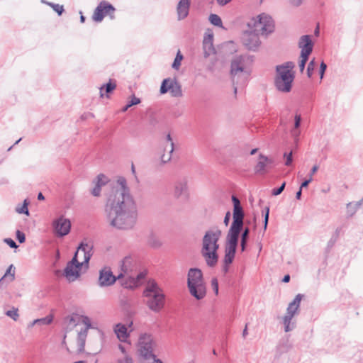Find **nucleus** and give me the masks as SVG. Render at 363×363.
<instances>
[{"label":"nucleus","mask_w":363,"mask_h":363,"mask_svg":"<svg viewBox=\"0 0 363 363\" xmlns=\"http://www.w3.org/2000/svg\"><path fill=\"white\" fill-rule=\"evenodd\" d=\"M106 213L110 225L120 230L131 229L136 223L137 206L123 177L118 178L108 196Z\"/></svg>","instance_id":"obj_1"},{"label":"nucleus","mask_w":363,"mask_h":363,"mask_svg":"<svg viewBox=\"0 0 363 363\" xmlns=\"http://www.w3.org/2000/svg\"><path fill=\"white\" fill-rule=\"evenodd\" d=\"M93 245L91 243H81L78 247L74 256L68 262L64 270V276L69 282L76 281L79 277V270L82 266L88 265L92 256Z\"/></svg>","instance_id":"obj_2"},{"label":"nucleus","mask_w":363,"mask_h":363,"mask_svg":"<svg viewBox=\"0 0 363 363\" xmlns=\"http://www.w3.org/2000/svg\"><path fill=\"white\" fill-rule=\"evenodd\" d=\"M222 236V231L218 227H213L206 231L202 238L201 255L208 267H214L218 260V241Z\"/></svg>","instance_id":"obj_3"},{"label":"nucleus","mask_w":363,"mask_h":363,"mask_svg":"<svg viewBox=\"0 0 363 363\" xmlns=\"http://www.w3.org/2000/svg\"><path fill=\"white\" fill-rule=\"evenodd\" d=\"M147 307L154 313H160L165 305V294L163 289L154 279L147 281L143 292Z\"/></svg>","instance_id":"obj_4"},{"label":"nucleus","mask_w":363,"mask_h":363,"mask_svg":"<svg viewBox=\"0 0 363 363\" xmlns=\"http://www.w3.org/2000/svg\"><path fill=\"white\" fill-rule=\"evenodd\" d=\"M252 59L247 55H240L235 57L230 66V74L234 85V93L236 94L238 87L235 84H244L250 74L249 65Z\"/></svg>","instance_id":"obj_5"},{"label":"nucleus","mask_w":363,"mask_h":363,"mask_svg":"<svg viewBox=\"0 0 363 363\" xmlns=\"http://www.w3.org/2000/svg\"><path fill=\"white\" fill-rule=\"evenodd\" d=\"M294 67V62L290 61L276 67L274 84L279 91L288 93L291 91L294 79V74L292 71Z\"/></svg>","instance_id":"obj_6"},{"label":"nucleus","mask_w":363,"mask_h":363,"mask_svg":"<svg viewBox=\"0 0 363 363\" xmlns=\"http://www.w3.org/2000/svg\"><path fill=\"white\" fill-rule=\"evenodd\" d=\"M187 285L191 295L197 300L205 297L206 289L201 270L197 268H191L189 270Z\"/></svg>","instance_id":"obj_7"},{"label":"nucleus","mask_w":363,"mask_h":363,"mask_svg":"<svg viewBox=\"0 0 363 363\" xmlns=\"http://www.w3.org/2000/svg\"><path fill=\"white\" fill-rule=\"evenodd\" d=\"M134 265L133 259L130 257H125L122 261L121 271L122 272L118 276V279L121 277H127L129 279V283L125 284L127 288H135L140 284V281L144 279L145 273L140 272L136 275L132 274Z\"/></svg>","instance_id":"obj_8"},{"label":"nucleus","mask_w":363,"mask_h":363,"mask_svg":"<svg viewBox=\"0 0 363 363\" xmlns=\"http://www.w3.org/2000/svg\"><path fill=\"white\" fill-rule=\"evenodd\" d=\"M248 26L258 34L268 35L274 30V23L272 17L266 13H261L252 20Z\"/></svg>","instance_id":"obj_9"},{"label":"nucleus","mask_w":363,"mask_h":363,"mask_svg":"<svg viewBox=\"0 0 363 363\" xmlns=\"http://www.w3.org/2000/svg\"><path fill=\"white\" fill-rule=\"evenodd\" d=\"M302 295L300 294H297L287 307L286 313L283 317L284 331L286 333L291 331L296 327V323L292 322V319L298 311Z\"/></svg>","instance_id":"obj_10"},{"label":"nucleus","mask_w":363,"mask_h":363,"mask_svg":"<svg viewBox=\"0 0 363 363\" xmlns=\"http://www.w3.org/2000/svg\"><path fill=\"white\" fill-rule=\"evenodd\" d=\"M155 342L152 335L148 334H143L140 336L138 340V352L143 358V362L150 361L155 359L156 357L153 354V347Z\"/></svg>","instance_id":"obj_11"},{"label":"nucleus","mask_w":363,"mask_h":363,"mask_svg":"<svg viewBox=\"0 0 363 363\" xmlns=\"http://www.w3.org/2000/svg\"><path fill=\"white\" fill-rule=\"evenodd\" d=\"M239 236L227 234L225 246V256L223 263L230 264L235 256L236 250L238 244Z\"/></svg>","instance_id":"obj_12"},{"label":"nucleus","mask_w":363,"mask_h":363,"mask_svg":"<svg viewBox=\"0 0 363 363\" xmlns=\"http://www.w3.org/2000/svg\"><path fill=\"white\" fill-rule=\"evenodd\" d=\"M244 216L242 206L233 208V222L227 234L240 236L244 225Z\"/></svg>","instance_id":"obj_13"},{"label":"nucleus","mask_w":363,"mask_h":363,"mask_svg":"<svg viewBox=\"0 0 363 363\" xmlns=\"http://www.w3.org/2000/svg\"><path fill=\"white\" fill-rule=\"evenodd\" d=\"M115 8L105 1H101L95 9L92 19L96 22H101L106 15H108L111 19L115 18Z\"/></svg>","instance_id":"obj_14"},{"label":"nucleus","mask_w":363,"mask_h":363,"mask_svg":"<svg viewBox=\"0 0 363 363\" xmlns=\"http://www.w3.org/2000/svg\"><path fill=\"white\" fill-rule=\"evenodd\" d=\"M169 91L174 97H180L182 96V86L176 79H164L160 86V93L165 94Z\"/></svg>","instance_id":"obj_15"},{"label":"nucleus","mask_w":363,"mask_h":363,"mask_svg":"<svg viewBox=\"0 0 363 363\" xmlns=\"http://www.w3.org/2000/svg\"><path fill=\"white\" fill-rule=\"evenodd\" d=\"M241 39L244 46L249 50H257L261 44L259 34L253 30L244 32Z\"/></svg>","instance_id":"obj_16"},{"label":"nucleus","mask_w":363,"mask_h":363,"mask_svg":"<svg viewBox=\"0 0 363 363\" xmlns=\"http://www.w3.org/2000/svg\"><path fill=\"white\" fill-rule=\"evenodd\" d=\"M82 322L85 325V328L79 331L77 335V351L79 353L84 351V346L88 334V330L89 328H92L91 320L89 317L82 316Z\"/></svg>","instance_id":"obj_17"},{"label":"nucleus","mask_w":363,"mask_h":363,"mask_svg":"<svg viewBox=\"0 0 363 363\" xmlns=\"http://www.w3.org/2000/svg\"><path fill=\"white\" fill-rule=\"evenodd\" d=\"M274 166L272 158L262 154L259 155L258 162L255 166L254 170L256 174H264Z\"/></svg>","instance_id":"obj_18"},{"label":"nucleus","mask_w":363,"mask_h":363,"mask_svg":"<svg viewBox=\"0 0 363 363\" xmlns=\"http://www.w3.org/2000/svg\"><path fill=\"white\" fill-rule=\"evenodd\" d=\"M53 228L55 233L60 237L67 235L71 228V223L69 220L60 217L53 221Z\"/></svg>","instance_id":"obj_19"},{"label":"nucleus","mask_w":363,"mask_h":363,"mask_svg":"<svg viewBox=\"0 0 363 363\" xmlns=\"http://www.w3.org/2000/svg\"><path fill=\"white\" fill-rule=\"evenodd\" d=\"M165 140L167 144L164 147V152L160 157L161 162L163 164L167 163L172 160V153L174 150V143L170 133L166 135Z\"/></svg>","instance_id":"obj_20"},{"label":"nucleus","mask_w":363,"mask_h":363,"mask_svg":"<svg viewBox=\"0 0 363 363\" xmlns=\"http://www.w3.org/2000/svg\"><path fill=\"white\" fill-rule=\"evenodd\" d=\"M116 279L111 270L103 269L99 272V285L101 287L113 285L116 282Z\"/></svg>","instance_id":"obj_21"},{"label":"nucleus","mask_w":363,"mask_h":363,"mask_svg":"<svg viewBox=\"0 0 363 363\" xmlns=\"http://www.w3.org/2000/svg\"><path fill=\"white\" fill-rule=\"evenodd\" d=\"M298 48L301 49V55L309 57L313 48L311 36L308 35H302L298 41Z\"/></svg>","instance_id":"obj_22"},{"label":"nucleus","mask_w":363,"mask_h":363,"mask_svg":"<svg viewBox=\"0 0 363 363\" xmlns=\"http://www.w3.org/2000/svg\"><path fill=\"white\" fill-rule=\"evenodd\" d=\"M191 6V0H179L177 5V20L182 21L185 19L189 13Z\"/></svg>","instance_id":"obj_23"},{"label":"nucleus","mask_w":363,"mask_h":363,"mask_svg":"<svg viewBox=\"0 0 363 363\" xmlns=\"http://www.w3.org/2000/svg\"><path fill=\"white\" fill-rule=\"evenodd\" d=\"M113 330L120 342L130 345L129 341L130 334L128 333L127 327L125 325L118 323L115 325Z\"/></svg>","instance_id":"obj_24"},{"label":"nucleus","mask_w":363,"mask_h":363,"mask_svg":"<svg viewBox=\"0 0 363 363\" xmlns=\"http://www.w3.org/2000/svg\"><path fill=\"white\" fill-rule=\"evenodd\" d=\"M174 194L177 198H180L182 196H187L188 185L187 180L186 179H180L176 182Z\"/></svg>","instance_id":"obj_25"},{"label":"nucleus","mask_w":363,"mask_h":363,"mask_svg":"<svg viewBox=\"0 0 363 363\" xmlns=\"http://www.w3.org/2000/svg\"><path fill=\"white\" fill-rule=\"evenodd\" d=\"M213 40V35L212 33L207 34L204 37V39L203 41V47L204 56L206 57H208L214 51Z\"/></svg>","instance_id":"obj_26"},{"label":"nucleus","mask_w":363,"mask_h":363,"mask_svg":"<svg viewBox=\"0 0 363 363\" xmlns=\"http://www.w3.org/2000/svg\"><path fill=\"white\" fill-rule=\"evenodd\" d=\"M116 87V82L110 79L108 83L102 85L100 87V97L103 98L104 96V89H105L106 94H109L113 91Z\"/></svg>","instance_id":"obj_27"},{"label":"nucleus","mask_w":363,"mask_h":363,"mask_svg":"<svg viewBox=\"0 0 363 363\" xmlns=\"http://www.w3.org/2000/svg\"><path fill=\"white\" fill-rule=\"evenodd\" d=\"M250 228L248 227L245 228L241 230V240H240V247L241 251L244 252L246 249L247 240L250 235Z\"/></svg>","instance_id":"obj_28"},{"label":"nucleus","mask_w":363,"mask_h":363,"mask_svg":"<svg viewBox=\"0 0 363 363\" xmlns=\"http://www.w3.org/2000/svg\"><path fill=\"white\" fill-rule=\"evenodd\" d=\"M15 279V268L13 264H11L6 269L4 275L0 279V284L6 279H8L9 282L13 281Z\"/></svg>","instance_id":"obj_29"},{"label":"nucleus","mask_w":363,"mask_h":363,"mask_svg":"<svg viewBox=\"0 0 363 363\" xmlns=\"http://www.w3.org/2000/svg\"><path fill=\"white\" fill-rule=\"evenodd\" d=\"M148 245L153 248H159L162 246V242L158 236L151 234L147 238Z\"/></svg>","instance_id":"obj_30"},{"label":"nucleus","mask_w":363,"mask_h":363,"mask_svg":"<svg viewBox=\"0 0 363 363\" xmlns=\"http://www.w3.org/2000/svg\"><path fill=\"white\" fill-rule=\"evenodd\" d=\"M53 317L52 315H47L45 318H39L34 320L33 323H31V326H33L36 324H40V325H49L52 322Z\"/></svg>","instance_id":"obj_31"},{"label":"nucleus","mask_w":363,"mask_h":363,"mask_svg":"<svg viewBox=\"0 0 363 363\" xmlns=\"http://www.w3.org/2000/svg\"><path fill=\"white\" fill-rule=\"evenodd\" d=\"M208 20L211 24L216 26L222 27L223 23L220 17L217 14L211 13L208 17Z\"/></svg>","instance_id":"obj_32"},{"label":"nucleus","mask_w":363,"mask_h":363,"mask_svg":"<svg viewBox=\"0 0 363 363\" xmlns=\"http://www.w3.org/2000/svg\"><path fill=\"white\" fill-rule=\"evenodd\" d=\"M116 363H133L132 357L128 354L125 355H117L116 359Z\"/></svg>","instance_id":"obj_33"},{"label":"nucleus","mask_w":363,"mask_h":363,"mask_svg":"<svg viewBox=\"0 0 363 363\" xmlns=\"http://www.w3.org/2000/svg\"><path fill=\"white\" fill-rule=\"evenodd\" d=\"M5 314L15 321L19 318L18 309L16 307H12L10 310L6 311Z\"/></svg>","instance_id":"obj_34"},{"label":"nucleus","mask_w":363,"mask_h":363,"mask_svg":"<svg viewBox=\"0 0 363 363\" xmlns=\"http://www.w3.org/2000/svg\"><path fill=\"white\" fill-rule=\"evenodd\" d=\"M294 128L291 130V134L294 138H296L298 136V132L296 130L298 128H299L301 125V116L298 114H296L294 118Z\"/></svg>","instance_id":"obj_35"},{"label":"nucleus","mask_w":363,"mask_h":363,"mask_svg":"<svg viewBox=\"0 0 363 363\" xmlns=\"http://www.w3.org/2000/svg\"><path fill=\"white\" fill-rule=\"evenodd\" d=\"M359 206H360V203H358L357 202L356 203H349L347 205V213L350 216H353Z\"/></svg>","instance_id":"obj_36"},{"label":"nucleus","mask_w":363,"mask_h":363,"mask_svg":"<svg viewBox=\"0 0 363 363\" xmlns=\"http://www.w3.org/2000/svg\"><path fill=\"white\" fill-rule=\"evenodd\" d=\"M28 203L27 200L26 199L24 200L23 203L21 206L16 207V212L20 214L24 213V214L28 216L29 211L28 208Z\"/></svg>","instance_id":"obj_37"},{"label":"nucleus","mask_w":363,"mask_h":363,"mask_svg":"<svg viewBox=\"0 0 363 363\" xmlns=\"http://www.w3.org/2000/svg\"><path fill=\"white\" fill-rule=\"evenodd\" d=\"M140 103V99L135 97V96H133L130 101H128V103L126 104V106H125L123 108L122 111L125 112L132 106L139 104Z\"/></svg>","instance_id":"obj_38"},{"label":"nucleus","mask_w":363,"mask_h":363,"mask_svg":"<svg viewBox=\"0 0 363 363\" xmlns=\"http://www.w3.org/2000/svg\"><path fill=\"white\" fill-rule=\"evenodd\" d=\"M183 59V55L181 54L180 51H178L176 57L173 62L172 67L174 69H178L181 65V61Z\"/></svg>","instance_id":"obj_39"},{"label":"nucleus","mask_w":363,"mask_h":363,"mask_svg":"<svg viewBox=\"0 0 363 363\" xmlns=\"http://www.w3.org/2000/svg\"><path fill=\"white\" fill-rule=\"evenodd\" d=\"M79 317L77 315H72L67 317L66 320L69 326H75L79 322Z\"/></svg>","instance_id":"obj_40"},{"label":"nucleus","mask_w":363,"mask_h":363,"mask_svg":"<svg viewBox=\"0 0 363 363\" xmlns=\"http://www.w3.org/2000/svg\"><path fill=\"white\" fill-rule=\"evenodd\" d=\"M50 6H51L52 8V9L57 13V14L59 16H60L62 12L64 11V8H63V6L62 5H59V4H54V3H47Z\"/></svg>","instance_id":"obj_41"},{"label":"nucleus","mask_w":363,"mask_h":363,"mask_svg":"<svg viewBox=\"0 0 363 363\" xmlns=\"http://www.w3.org/2000/svg\"><path fill=\"white\" fill-rule=\"evenodd\" d=\"M315 60L313 59L308 63V67H307V75H308V77H312L313 71L315 69Z\"/></svg>","instance_id":"obj_42"},{"label":"nucleus","mask_w":363,"mask_h":363,"mask_svg":"<svg viewBox=\"0 0 363 363\" xmlns=\"http://www.w3.org/2000/svg\"><path fill=\"white\" fill-rule=\"evenodd\" d=\"M130 345H128L127 343H125V345H123L121 343L118 345V348L120 350L121 355L128 354V349L130 348Z\"/></svg>","instance_id":"obj_43"},{"label":"nucleus","mask_w":363,"mask_h":363,"mask_svg":"<svg viewBox=\"0 0 363 363\" xmlns=\"http://www.w3.org/2000/svg\"><path fill=\"white\" fill-rule=\"evenodd\" d=\"M96 184H100L101 186H104L107 182V179L104 174H99L96 177V182H94Z\"/></svg>","instance_id":"obj_44"},{"label":"nucleus","mask_w":363,"mask_h":363,"mask_svg":"<svg viewBox=\"0 0 363 363\" xmlns=\"http://www.w3.org/2000/svg\"><path fill=\"white\" fill-rule=\"evenodd\" d=\"M300 57H301V60L299 61V68H300L301 72H303V71L305 69L306 63V62L308 60V56L301 55Z\"/></svg>","instance_id":"obj_45"},{"label":"nucleus","mask_w":363,"mask_h":363,"mask_svg":"<svg viewBox=\"0 0 363 363\" xmlns=\"http://www.w3.org/2000/svg\"><path fill=\"white\" fill-rule=\"evenodd\" d=\"M285 186H286V183L283 182L280 187H279L277 189H272V194L273 196H278V195H279L284 191V189L285 188Z\"/></svg>","instance_id":"obj_46"},{"label":"nucleus","mask_w":363,"mask_h":363,"mask_svg":"<svg viewBox=\"0 0 363 363\" xmlns=\"http://www.w3.org/2000/svg\"><path fill=\"white\" fill-rule=\"evenodd\" d=\"M101 186L100 184H95L94 187L91 190V194L94 196H99L101 194Z\"/></svg>","instance_id":"obj_47"},{"label":"nucleus","mask_w":363,"mask_h":363,"mask_svg":"<svg viewBox=\"0 0 363 363\" xmlns=\"http://www.w3.org/2000/svg\"><path fill=\"white\" fill-rule=\"evenodd\" d=\"M284 157L286 158L285 165H291L292 163V151H291L289 153L285 152L284 154Z\"/></svg>","instance_id":"obj_48"},{"label":"nucleus","mask_w":363,"mask_h":363,"mask_svg":"<svg viewBox=\"0 0 363 363\" xmlns=\"http://www.w3.org/2000/svg\"><path fill=\"white\" fill-rule=\"evenodd\" d=\"M211 286L215 294L217 295L218 294V281L216 278H213L211 280Z\"/></svg>","instance_id":"obj_49"},{"label":"nucleus","mask_w":363,"mask_h":363,"mask_svg":"<svg viewBox=\"0 0 363 363\" xmlns=\"http://www.w3.org/2000/svg\"><path fill=\"white\" fill-rule=\"evenodd\" d=\"M16 238L18 239V240L20 243H23L26 240L25 234L20 230H17L16 231Z\"/></svg>","instance_id":"obj_50"},{"label":"nucleus","mask_w":363,"mask_h":363,"mask_svg":"<svg viewBox=\"0 0 363 363\" xmlns=\"http://www.w3.org/2000/svg\"><path fill=\"white\" fill-rule=\"evenodd\" d=\"M4 242H6L7 245H9V247L11 248H16L18 247L16 243L11 238H5Z\"/></svg>","instance_id":"obj_51"},{"label":"nucleus","mask_w":363,"mask_h":363,"mask_svg":"<svg viewBox=\"0 0 363 363\" xmlns=\"http://www.w3.org/2000/svg\"><path fill=\"white\" fill-rule=\"evenodd\" d=\"M326 68H327V65L323 61L321 63H320V79H323V76H324V73L326 70Z\"/></svg>","instance_id":"obj_52"},{"label":"nucleus","mask_w":363,"mask_h":363,"mask_svg":"<svg viewBox=\"0 0 363 363\" xmlns=\"http://www.w3.org/2000/svg\"><path fill=\"white\" fill-rule=\"evenodd\" d=\"M269 208L268 207L266 208V213L264 215V230H265L267 227L268 220H269Z\"/></svg>","instance_id":"obj_53"},{"label":"nucleus","mask_w":363,"mask_h":363,"mask_svg":"<svg viewBox=\"0 0 363 363\" xmlns=\"http://www.w3.org/2000/svg\"><path fill=\"white\" fill-rule=\"evenodd\" d=\"M288 1L292 6L298 7L302 4L303 0H288Z\"/></svg>","instance_id":"obj_54"},{"label":"nucleus","mask_w":363,"mask_h":363,"mask_svg":"<svg viewBox=\"0 0 363 363\" xmlns=\"http://www.w3.org/2000/svg\"><path fill=\"white\" fill-rule=\"evenodd\" d=\"M230 211H228L226 213H225V216L224 217V220H223V223L225 226H228V224H229V221H230Z\"/></svg>","instance_id":"obj_55"},{"label":"nucleus","mask_w":363,"mask_h":363,"mask_svg":"<svg viewBox=\"0 0 363 363\" xmlns=\"http://www.w3.org/2000/svg\"><path fill=\"white\" fill-rule=\"evenodd\" d=\"M232 201L233 202V206H234V208H236V207H240V200L235 196H232Z\"/></svg>","instance_id":"obj_56"},{"label":"nucleus","mask_w":363,"mask_h":363,"mask_svg":"<svg viewBox=\"0 0 363 363\" xmlns=\"http://www.w3.org/2000/svg\"><path fill=\"white\" fill-rule=\"evenodd\" d=\"M216 1H217L218 4H219L220 6H225L227 4H228L230 1H231L232 0H216Z\"/></svg>","instance_id":"obj_57"},{"label":"nucleus","mask_w":363,"mask_h":363,"mask_svg":"<svg viewBox=\"0 0 363 363\" xmlns=\"http://www.w3.org/2000/svg\"><path fill=\"white\" fill-rule=\"evenodd\" d=\"M311 183V179H306L302 184H301L300 189H303L305 187H307L308 185Z\"/></svg>","instance_id":"obj_58"},{"label":"nucleus","mask_w":363,"mask_h":363,"mask_svg":"<svg viewBox=\"0 0 363 363\" xmlns=\"http://www.w3.org/2000/svg\"><path fill=\"white\" fill-rule=\"evenodd\" d=\"M143 363H162V362L161 360H160L159 359H151L150 361H147V362H143Z\"/></svg>","instance_id":"obj_59"},{"label":"nucleus","mask_w":363,"mask_h":363,"mask_svg":"<svg viewBox=\"0 0 363 363\" xmlns=\"http://www.w3.org/2000/svg\"><path fill=\"white\" fill-rule=\"evenodd\" d=\"M318 169V165H314L312 169H311V172H310V174L311 175H313Z\"/></svg>","instance_id":"obj_60"},{"label":"nucleus","mask_w":363,"mask_h":363,"mask_svg":"<svg viewBox=\"0 0 363 363\" xmlns=\"http://www.w3.org/2000/svg\"><path fill=\"white\" fill-rule=\"evenodd\" d=\"M248 333H247V324H246L243 331H242V337L244 338H245L247 335Z\"/></svg>","instance_id":"obj_61"},{"label":"nucleus","mask_w":363,"mask_h":363,"mask_svg":"<svg viewBox=\"0 0 363 363\" xmlns=\"http://www.w3.org/2000/svg\"><path fill=\"white\" fill-rule=\"evenodd\" d=\"M301 193H302V189H299V190L296 192V199L299 200L301 199Z\"/></svg>","instance_id":"obj_62"},{"label":"nucleus","mask_w":363,"mask_h":363,"mask_svg":"<svg viewBox=\"0 0 363 363\" xmlns=\"http://www.w3.org/2000/svg\"><path fill=\"white\" fill-rule=\"evenodd\" d=\"M229 265L230 264H224L223 267V272L225 274L228 272V269H229Z\"/></svg>","instance_id":"obj_63"},{"label":"nucleus","mask_w":363,"mask_h":363,"mask_svg":"<svg viewBox=\"0 0 363 363\" xmlns=\"http://www.w3.org/2000/svg\"><path fill=\"white\" fill-rule=\"evenodd\" d=\"M290 280V276L289 274L287 275H285L283 278V281L285 282V283H287L289 282Z\"/></svg>","instance_id":"obj_64"}]
</instances>
